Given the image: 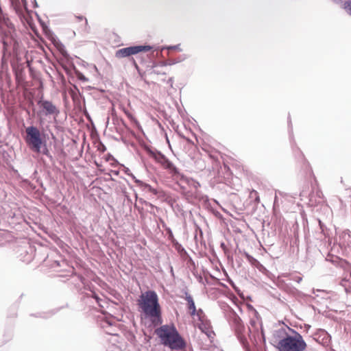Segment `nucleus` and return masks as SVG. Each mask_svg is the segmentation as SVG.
Segmentation results:
<instances>
[{
	"mask_svg": "<svg viewBox=\"0 0 351 351\" xmlns=\"http://www.w3.org/2000/svg\"><path fill=\"white\" fill-rule=\"evenodd\" d=\"M293 335L282 337L278 342L276 348L278 351H304L307 347L306 343L298 332L292 330Z\"/></svg>",
	"mask_w": 351,
	"mask_h": 351,
	"instance_id": "7ed1b4c3",
	"label": "nucleus"
},
{
	"mask_svg": "<svg viewBox=\"0 0 351 351\" xmlns=\"http://www.w3.org/2000/svg\"><path fill=\"white\" fill-rule=\"evenodd\" d=\"M315 195L319 199V200H315V202L319 203L320 199H322L324 197V195L322 191L320 189H317L315 191Z\"/></svg>",
	"mask_w": 351,
	"mask_h": 351,
	"instance_id": "c756f323",
	"label": "nucleus"
},
{
	"mask_svg": "<svg viewBox=\"0 0 351 351\" xmlns=\"http://www.w3.org/2000/svg\"><path fill=\"white\" fill-rule=\"evenodd\" d=\"M173 82V78H172V77H170V78L168 80L167 83H168V84H171V86H172Z\"/></svg>",
	"mask_w": 351,
	"mask_h": 351,
	"instance_id": "79ce46f5",
	"label": "nucleus"
},
{
	"mask_svg": "<svg viewBox=\"0 0 351 351\" xmlns=\"http://www.w3.org/2000/svg\"><path fill=\"white\" fill-rule=\"evenodd\" d=\"M254 267H255L257 269H258L259 271L262 273L267 271V269L259 261H258Z\"/></svg>",
	"mask_w": 351,
	"mask_h": 351,
	"instance_id": "cd10ccee",
	"label": "nucleus"
},
{
	"mask_svg": "<svg viewBox=\"0 0 351 351\" xmlns=\"http://www.w3.org/2000/svg\"><path fill=\"white\" fill-rule=\"evenodd\" d=\"M348 281H349L350 284L351 285V270H350V274H349V278L348 279Z\"/></svg>",
	"mask_w": 351,
	"mask_h": 351,
	"instance_id": "c03bdc74",
	"label": "nucleus"
},
{
	"mask_svg": "<svg viewBox=\"0 0 351 351\" xmlns=\"http://www.w3.org/2000/svg\"><path fill=\"white\" fill-rule=\"evenodd\" d=\"M77 19H78L79 20H83L84 18V16H78V17H77Z\"/></svg>",
	"mask_w": 351,
	"mask_h": 351,
	"instance_id": "8fccbe9b",
	"label": "nucleus"
},
{
	"mask_svg": "<svg viewBox=\"0 0 351 351\" xmlns=\"http://www.w3.org/2000/svg\"><path fill=\"white\" fill-rule=\"evenodd\" d=\"M153 49V47L148 45H133L120 49L116 51V57L119 58L129 57L143 51H148Z\"/></svg>",
	"mask_w": 351,
	"mask_h": 351,
	"instance_id": "6e6552de",
	"label": "nucleus"
},
{
	"mask_svg": "<svg viewBox=\"0 0 351 351\" xmlns=\"http://www.w3.org/2000/svg\"><path fill=\"white\" fill-rule=\"evenodd\" d=\"M158 49H160V47H158V48H156V50H158ZM162 50H161V49H160V52H157V53H156V55H157V56H158V55H159V53L160 54V53H162Z\"/></svg>",
	"mask_w": 351,
	"mask_h": 351,
	"instance_id": "49530a36",
	"label": "nucleus"
},
{
	"mask_svg": "<svg viewBox=\"0 0 351 351\" xmlns=\"http://www.w3.org/2000/svg\"><path fill=\"white\" fill-rule=\"evenodd\" d=\"M231 322L232 326L234 330L237 339L244 348L247 349L248 342L247 338L243 334V331L245 330V326L241 319L237 314L234 313L231 319Z\"/></svg>",
	"mask_w": 351,
	"mask_h": 351,
	"instance_id": "0eeeda50",
	"label": "nucleus"
},
{
	"mask_svg": "<svg viewBox=\"0 0 351 351\" xmlns=\"http://www.w3.org/2000/svg\"><path fill=\"white\" fill-rule=\"evenodd\" d=\"M113 172H114V173L115 175H118V174H119V171H114Z\"/></svg>",
	"mask_w": 351,
	"mask_h": 351,
	"instance_id": "864d4df0",
	"label": "nucleus"
},
{
	"mask_svg": "<svg viewBox=\"0 0 351 351\" xmlns=\"http://www.w3.org/2000/svg\"><path fill=\"white\" fill-rule=\"evenodd\" d=\"M25 132V141L29 148L34 152L40 153L43 145L46 143L45 135L42 136L40 130L34 125L27 127Z\"/></svg>",
	"mask_w": 351,
	"mask_h": 351,
	"instance_id": "39448f33",
	"label": "nucleus"
},
{
	"mask_svg": "<svg viewBox=\"0 0 351 351\" xmlns=\"http://www.w3.org/2000/svg\"><path fill=\"white\" fill-rule=\"evenodd\" d=\"M180 45H170V46L162 47H161V50L169 49V50L182 51V49H180Z\"/></svg>",
	"mask_w": 351,
	"mask_h": 351,
	"instance_id": "bb28decb",
	"label": "nucleus"
},
{
	"mask_svg": "<svg viewBox=\"0 0 351 351\" xmlns=\"http://www.w3.org/2000/svg\"><path fill=\"white\" fill-rule=\"evenodd\" d=\"M313 195V194L310 195V201H311V202H312V201H313V200H312Z\"/></svg>",
	"mask_w": 351,
	"mask_h": 351,
	"instance_id": "603ef678",
	"label": "nucleus"
},
{
	"mask_svg": "<svg viewBox=\"0 0 351 351\" xmlns=\"http://www.w3.org/2000/svg\"><path fill=\"white\" fill-rule=\"evenodd\" d=\"M326 260L332 263L335 265L343 268L344 269H350V264L346 260L340 258L338 256L328 254L326 258Z\"/></svg>",
	"mask_w": 351,
	"mask_h": 351,
	"instance_id": "ddd939ff",
	"label": "nucleus"
},
{
	"mask_svg": "<svg viewBox=\"0 0 351 351\" xmlns=\"http://www.w3.org/2000/svg\"><path fill=\"white\" fill-rule=\"evenodd\" d=\"M78 78L82 82H87L88 80L82 73L77 75Z\"/></svg>",
	"mask_w": 351,
	"mask_h": 351,
	"instance_id": "e433bc0d",
	"label": "nucleus"
},
{
	"mask_svg": "<svg viewBox=\"0 0 351 351\" xmlns=\"http://www.w3.org/2000/svg\"><path fill=\"white\" fill-rule=\"evenodd\" d=\"M74 271H75V269L73 267H71V271L69 272L71 274V275H73L74 274Z\"/></svg>",
	"mask_w": 351,
	"mask_h": 351,
	"instance_id": "a18cd8bd",
	"label": "nucleus"
},
{
	"mask_svg": "<svg viewBox=\"0 0 351 351\" xmlns=\"http://www.w3.org/2000/svg\"><path fill=\"white\" fill-rule=\"evenodd\" d=\"M244 256L248 261V262L252 265L254 266L257 262L258 261L256 258H254L252 256H251L250 254H248L246 252H244L243 253Z\"/></svg>",
	"mask_w": 351,
	"mask_h": 351,
	"instance_id": "b1692460",
	"label": "nucleus"
},
{
	"mask_svg": "<svg viewBox=\"0 0 351 351\" xmlns=\"http://www.w3.org/2000/svg\"><path fill=\"white\" fill-rule=\"evenodd\" d=\"M185 298L184 299L187 302L188 309L190 311V314L194 316L196 313V307L193 297L186 291H184Z\"/></svg>",
	"mask_w": 351,
	"mask_h": 351,
	"instance_id": "4468645a",
	"label": "nucleus"
},
{
	"mask_svg": "<svg viewBox=\"0 0 351 351\" xmlns=\"http://www.w3.org/2000/svg\"><path fill=\"white\" fill-rule=\"evenodd\" d=\"M221 246L222 247H225V244H224L223 243H222L221 244Z\"/></svg>",
	"mask_w": 351,
	"mask_h": 351,
	"instance_id": "4d7b16f0",
	"label": "nucleus"
},
{
	"mask_svg": "<svg viewBox=\"0 0 351 351\" xmlns=\"http://www.w3.org/2000/svg\"><path fill=\"white\" fill-rule=\"evenodd\" d=\"M199 186V182H196V184H195V187H197V186Z\"/></svg>",
	"mask_w": 351,
	"mask_h": 351,
	"instance_id": "6e6d98bb",
	"label": "nucleus"
},
{
	"mask_svg": "<svg viewBox=\"0 0 351 351\" xmlns=\"http://www.w3.org/2000/svg\"><path fill=\"white\" fill-rule=\"evenodd\" d=\"M125 114L128 117L138 126V128H141L138 121L130 112H125Z\"/></svg>",
	"mask_w": 351,
	"mask_h": 351,
	"instance_id": "c85d7f7f",
	"label": "nucleus"
},
{
	"mask_svg": "<svg viewBox=\"0 0 351 351\" xmlns=\"http://www.w3.org/2000/svg\"><path fill=\"white\" fill-rule=\"evenodd\" d=\"M145 150L150 157L153 158L158 163L160 164L162 167L167 170L171 174L174 176L180 177L181 180L186 182H189V178L182 174L174 164L160 151L148 147L145 148Z\"/></svg>",
	"mask_w": 351,
	"mask_h": 351,
	"instance_id": "20e7f679",
	"label": "nucleus"
},
{
	"mask_svg": "<svg viewBox=\"0 0 351 351\" xmlns=\"http://www.w3.org/2000/svg\"><path fill=\"white\" fill-rule=\"evenodd\" d=\"M167 62H168V60L166 61H160L159 62H156V63H154V64H157L158 66H165L169 65L167 64Z\"/></svg>",
	"mask_w": 351,
	"mask_h": 351,
	"instance_id": "72a5a7b5",
	"label": "nucleus"
},
{
	"mask_svg": "<svg viewBox=\"0 0 351 351\" xmlns=\"http://www.w3.org/2000/svg\"><path fill=\"white\" fill-rule=\"evenodd\" d=\"M335 3L341 4L347 14L351 16V0H337Z\"/></svg>",
	"mask_w": 351,
	"mask_h": 351,
	"instance_id": "f3484780",
	"label": "nucleus"
},
{
	"mask_svg": "<svg viewBox=\"0 0 351 351\" xmlns=\"http://www.w3.org/2000/svg\"><path fill=\"white\" fill-rule=\"evenodd\" d=\"M290 280L295 281L298 283H300L302 280V278L300 276L292 275L290 277Z\"/></svg>",
	"mask_w": 351,
	"mask_h": 351,
	"instance_id": "2f4dec72",
	"label": "nucleus"
},
{
	"mask_svg": "<svg viewBox=\"0 0 351 351\" xmlns=\"http://www.w3.org/2000/svg\"><path fill=\"white\" fill-rule=\"evenodd\" d=\"M129 176H130V177L134 180V181L135 182V183H136V181H137V180H139L138 179H137V178L134 176V174H133V173H132V175H129Z\"/></svg>",
	"mask_w": 351,
	"mask_h": 351,
	"instance_id": "a19ab883",
	"label": "nucleus"
},
{
	"mask_svg": "<svg viewBox=\"0 0 351 351\" xmlns=\"http://www.w3.org/2000/svg\"><path fill=\"white\" fill-rule=\"evenodd\" d=\"M230 285L234 289L235 291H237V288L236 287L234 282L232 280H230Z\"/></svg>",
	"mask_w": 351,
	"mask_h": 351,
	"instance_id": "ea45409f",
	"label": "nucleus"
},
{
	"mask_svg": "<svg viewBox=\"0 0 351 351\" xmlns=\"http://www.w3.org/2000/svg\"><path fill=\"white\" fill-rule=\"evenodd\" d=\"M195 315H197V317L200 321H202V322L203 321L202 317L204 316V311L202 309L199 308L198 311L196 310Z\"/></svg>",
	"mask_w": 351,
	"mask_h": 351,
	"instance_id": "473e14b6",
	"label": "nucleus"
},
{
	"mask_svg": "<svg viewBox=\"0 0 351 351\" xmlns=\"http://www.w3.org/2000/svg\"><path fill=\"white\" fill-rule=\"evenodd\" d=\"M34 6H35V7H38V3H37V2H36V0H34Z\"/></svg>",
	"mask_w": 351,
	"mask_h": 351,
	"instance_id": "3c124183",
	"label": "nucleus"
},
{
	"mask_svg": "<svg viewBox=\"0 0 351 351\" xmlns=\"http://www.w3.org/2000/svg\"><path fill=\"white\" fill-rule=\"evenodd\" d=\"M187 58H188V56L186 54H182V55H180L178 57H177L176 58H170V59H169L167 64L169 65H173V64H176L177 63L183 62V61H184Z\"/></svg>",
	"mask_w": 351,
	"mask_h": 351,
	"instance_id": "aec40b11",
	"label": "nucleus"
},
{
	"mask_svg": "<svg viewBox=\"0 0 351 351\" xmlns=\"http://www.w3.org/2000/svg\"><path fill=\"white\" fill-rule=\"evenodd\" d=\"M136 184L145 192H150L154 195H157L158 191L156 189L153 188L150 184L143 182L141 180H137Z\"/></svg>",
	"mask_w": 351,
	"mask_h": 351,
	"instance_id": "dca6fc26",
	"label": "nucleus"
},
{
	"mask_svg": "<svg viewBox=\"0 0 351 351\" xmlns=\"http://www.w3.org/2000/svg\"><path fill=\"white\" fill-rule=\"evenodd\" d=\"M61 54L62 55V56L67 60V61H69L70 59L71 58L70 57V55L68 53V52L66 51V50L64 49V47L63 45H62V47L59 49Z\"/></svg>",
	"mask_w": 351,
	"mask_h": 351,
	"instance_id": "a878e982",
	"label": "nucleus"
},
{
	"mask_svg": "<svg viewBox=\"0 0 351 351\" xmlns=\"http://www.w3.org/2000/svg\"><path fill=\"white\" fill-rule=\"evenodd\" d=\"M157 64H153V73L157 75H166L165 72H162L158 69Z\"/></svg>",
	"mask_w": 351,
	"mask_h": 351,
	"instance_id": "7c9ffc66",
	"label": "nucleus"
},
{
	"mask_svg": "<svg viewBox=\"0 0 351 351\" xmlns=\"http://www.w3.org/2000/svg\"><path fill=\"white\" fill-rule=\"evenodd\" d=\"M138 305L145 317L149 319L154 326L162 324V309L155 291L148 290L141 293L138 300Z\"/></svg>",
	"mask_w": 351,
	"mask_h": 351,
	"instance_id": "f257e3e1",
	"label": "nucleus"
},
{
	"mask_svg": "<svg viewBox=\"0 0 351 351\" xmlns=\"http://www.w3.org/2000/svg\"><path fill=\"white\" fill-rule=\"evenodd\" d=\"M158 49H160V47H158V48H156V50H158ZM162 50H161V49H160V52H157V53H156V55H157V56H158V55H159V53L160 54V53H162Z\"/></svg>",
	"mask_w": 351,
	"mask_h": 351,
	"instance_id": "de8ad7c7",
	"label": "nucleus"
},
{
	"mask_svg": "<svg viewBox=\"0 0 351 351\" xmlns=\"http://www.w3.org/2000/svg\"><path fill=\"white\" fill-rule=\"evenodd\" d=\"M318 223L319 228L321 230V233L325 236V237H329L328 229L327 227L322 223L320 219H318Z\"/></svg>",
	"mask_w": 351,
	"mask_h": 351,
	"instance_id": "5701e85b",
	"label": "nucleus"
},
{
	"mask_svg": "<svg viewBox=\"0 0 351 351\" xmlns=\"http://www.w3.org/2000/svg\"><path fill=\"white\" fill-rule=\"evenodd\" d=\"M288 123H289V125L290 126L291 125V119H290V117L289 116L288 117Z\"/></svg>",
	"mask_w": 351,
	"mask_h": 351,
	"instance_id": "09e8293b",
	"label": "nucleus"
},
{
	"mask_svg": "<svg viewBox=\"0 0 351 351\" xmlns=\"http://www.w3.org/2000/svg\"><path fill=\"white\" fill-rule=\"evenodd\" d=\"M170 272L172 276H174L173 269L172 266H170Z\"/></svg>",
	"mask_w": 351,
	"mask_h": 351,
	"instance_id": "37998d69",
	"label": "nucleus"
},
{
	"mask_svg": "<svg viewBox=\"0 0 351 351\" xmlns=\"http://www.w3.org/2000/svg\"><path fill=\"white\" fill-rule=\"evenodd\" d=\"M139 201H140L141 203L145 204L146 206H149V207H151V208H152L155 207V206H154L152 203L148 202H147V201H145V200H144V199H140V200H139Z\"/></svg>",
	"mask_w": 351,
	"mask_h": 351,
	"instance_id": "c9c22d12",
	"label": "nucleus"
},
{
	"mask_svg": "<svg viewBox=\"0 0 351 351\" xmlns=\"http://www.w3.org/2000/svg\"><path fill=\"white\" fill-rule=\"evenodd\" d=\"M156 334L162 344L171 350H180L186 346V341L174 326L163 325L156 330Z\"/></svg>",
	"mask_w": 351,
	"mask_h": 351,
	"instance_id": "f03ea898",
	"label": "nucleus"
},
{
	"mask_svg": "<svg viewBox=\"0 0 351 351\" xmlns=\"http://www.w3.org/2000/svg\"><path fill=\"white\" fill-rule=\"evenodd\" d=\"M162 226L165 228V230L168 236L169 241H171V243H174V241H177L173 236V232L169 227H167L165 224H163Z\"/></svg>",
	"mask_w": 351,
	"mask_h": 351,
	"instance_id": "4be33fe9",
	"label": "nucleus"
},
{
	"mask_svg": "<svg viewBox=\"0 0 351 351\" xmlns=\"http://www.w3.org/2000/svg\"><path fill=\"white\" fill-rule=\"evenodd\" d=\"M172 245L180 254H187V252L186 251V250L178 241H174V243H173Z\"/></svg>",
	"mask_w": 351,
	"mask_h": 351,
	"instance_id": "412c9836",
	"label": "nucleus"
},
{
	"mask_svg": "<svg viewBox=\"0 0 351 351\" xmlns=\"http://www.w3.org/2000/svg\"><path fill=\"white\" fill-rule=\"evenodd\" d=\"M254 193V195H256V201L257 202H259V197L257 195V192L254 190H253L252 192H251V195H252V194Z\"/></svg>",
	"mask_w": 351,
	"mask_h": 351,
	"instance_id": "58836bf2",
	"label": "nucleus"
},
{
	"mask_svg": "<svg viewBox=\"0 0 351 351\" xmlns=\"http://www.w3.org/2000/svg\"><path fill=\"white\" fill-rule=\"evenodd\" d=\"M37 104L41 109L40 112L43 113V115L45 117L52 116L54 121H56V118L58 117L60 112L58 108L53 104L52 101L40 98Z\"/></svg>",
	"mask_w": 351,
	"mask_h": 351,
	"instance_id": "1a4fd4ad",
	"label": "nucleus"
},
{
	"mask_svg": "<svg viewBox=\"0 0 351 351\" xmlns=\"http://www.w3.org/2000/svg\"><path fill=\"white\" fill-rule=\"evenodd\" d=\"M77 277L79 281L83 285L84 289H88L91 291V293H85L83 295V298H93L99 306H100L101 308H104V305L102 304V302H104V300L101 298H100L97 294H96L94 291H93L90 289V286L87 284L86 280L82 275H77Z\"/></svg>",
	"mask_w": 351,
	"mask_h": 351,
	"instance_id": "9b49d317",
	"label": "nucleus"
},
{
	"mask_svg": "<svg viewBox=\"0 0 351 351\" xmlns=\"http://www.w3.org/2000/svg\"><path fill=\"white\" fill-rule=\"evenodd\" d=\"M335 2L337 1V0H333Z\"/></svg>",
	"mask_w": 351,
	"mask_h": 351,
	"instance_id": "13d9d810",
	"label": "nucleus"
},
{
	"mask_svg": "<svg viewBox=\"0 0 351 351\" xmlns=\"http://www.w3.org/2000/svg\"><path fill=\"white\" fill-rule=\"evenodd\" d=\"M123 171H124L125 173H126L128 176L132 175V173H131L130 170L129 169V168L124 167Z\"/></svg>",
	"mask_w": 351,
	"mask_h": 351,
	"instance_id": "4c0bfd02",
	"label": "nucleus"
},
{
	"mask_svg": "<svg viewBox=\"0 0 351 351\" xmlns=\"http://www.w3.org/2000/svg\"><path fill=\"white\" fill-rule=\"evenodd\" d=\"M290 141L291 144L292 150L294 154L298 158L303 159L304 155L302 152L300 151V149L296 146L295 143L292 136H290Z\"/></svg>",
	"mask_w": 351,
	"mask_h": 351,
	"instance_id": "6ab92c4d",
	"label": "nucleus"
},
{
	"mask_svg": "<svg viewBox=\"0 0 351 351\" xmlns=\"http://www.w3.org/2000/svg\"><path fill=\"white\" fill-rule=\"evenodd\" d=\"M101 327L105 330V332L110 335H117L118 329L114 326L113 322L109 319L106 318L101 322Z\"/></svg>",
	"mask_w": 351,
	"mask_h": 351,
	"instance_id": "f8f14e48",
	"label": "nucleus"
},
{
	"mask_svg": "<svg viewBox=\"0 0 351 351\" xmlns=\"http://www.w3.org/2000/svg\"><path fill=\"white\" fill-rule=\"evenodd\" d=\"M313 339L324 347H329L331 344V336L324 329H318L314 333Z\"/></svg>",
	"mask_w": 351,
	"mask_h": 351,
	"instance_id": "9d476101",
	"label": "nucleus"
},
{
	"mask_svg": "<svg viewBox=\"0 0 351 351\" xmlns=\"http://www.w3.org/2000/svg\"><path fill=\"white\" fill-rule=\"evenodd\" d=\"M351 238V232L350 230H344L339 235L340 245L346 247L349 245L350 239Z\"/></svg>",
	"mask_w": 351,
	"mask_h": 351,
	"instance_id": "2eb2a0df",
	"label": "nucleus"
},
{
	"mask_svg": "<svg viewBox=\"0 0 351 351\" xmlns=\"http://www.w3.org/2000/svg\"><path fill=\"white\" fill-rule=\"evenodd\" d=\"M231 322L232 326L234 330L237 339L244 348L247 349L248 342L247 338L243 334V331L245 330V326L241 319L237 314L234 313L231 319Z\"/></svg>",
	"mask_w": 351,
	"mask_h": 351,
	"instance_id": "423d86ee",
	"label": "nucleus"
},
{
	"mask_svg": "<svg viewBox=\"0 0 351 351\" xmlns=\"http://www.w3.org/2000/svg\"><path fill=\"white\" fill-rule=\"evenodd\" d=\"M130 133H131L133 136H134V135H135V134H134V132L133 131L130 130Z\"/></svg>",
	"mask_w": 351,
	"mask_h": 351,
	"instance_id": "5fc2aeb1",
	"label": "nucleus"
},
{
	"mask_svg": "<svg viewBox=\"0 0 351 351\" xmlns=\"http://www.w3.org/2000/svg\"><path fill=\"white\" fill-rule=\"evenodd\" d=\"M57 313L56 310H51L48 312H40L35 314H31V316L35 317H39L43 319H48L53 316L54 314Z\"/></svg>",
	"mask_w": 351,
	"mask_h": 351,
	"instance_id": "a211bd4d",
	"label": "nucleus"
},
{
	"mask_svg": "<svg viewBox=\"0 0 351 351\" xmlns=\"http://www.w3.org/2000/svg\"><path fill=\"white\" fill-rule=\"evenodd\" d=\"M40 153H42L43 155L46 156L49 158L52 159V156L51 155L49 150L48 149L47 146V142L45 143V145H43V147L40 149Z\"/></svg>",
	"mask_w": 351,
	"mask_h": 351,
	"instance_id": "393cba45",
	"label": "nucleus"
},
{
	"mask_svg": "<svg viewBox=\"0 0 351 351\" xmlns=\"http://www.w3.org/2000/svg\"><path fill=\"white\" fill-rule=\"evenodd\" d=\"M51 266V267L56 269V268L61 266V262L59 261H54L53 263H52Z\"/></svg>",
	"mask_w": 351,
	"mask_h": 351,
	"instance_id": "f704fd0d",
	"label": "nucleus"
}]
</instances>
